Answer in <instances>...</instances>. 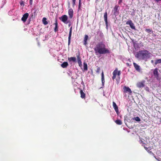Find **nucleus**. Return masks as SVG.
I'll return each instance as SVG.
<instances>
[{"instance_id": "1", "label": "nucleus", "mask_w": 161, "mask_h": 161, "mask_svg": "<svg viewBox=\"0 0 161 161\" xmlns=\"http://www.w3.org/2000/svg\"><path fill=\"white\" fill-rule=\"evenodd\" d=\"M94 50L96 55L109 54L110 53V50L106 47L105 44L102 42H98L94 48Z\"/></svg>"}, {"instance_id": "2", "label": "nucleus", "mask_w": 161, "mask_h": 161, "mask_svg": "<svg viewBox=\"0 0 161 161\" xmlns=\"http://www.w3.org/2000/svg\"><path fill=\"white\" fill-rule=\"evenodd\" d=\"M150 53L149 51L147 50H141L137 52L135 57L139 59L146 60L149 58Z\"/></svg>"}, {"instance_id": "3", "label": "nucleus", "mask_w": 161, "mask_h": 161, "mask_svg": "<svg viewBox=\"0 0 161 161\" xmlns=\"http://www.w3.org/2000/svg\"><path fill=\"white\" fill-rule=\"evenodd\" d=\"M120 74V71H118L117 69H116L113 72V76L112 78V79L114 80L115 79L117 75L119 76Z\"/></svg>"}, {"instance_id": "4", "label": "nucleus", "mask_w": 161, "mask_h": 161, "mask_svg": "<svg viewBox=\"0 0 161 161\" xmlns=\"http://www.w3.org/2000/svg\"><path fill=\"white\" fill-rule=\"evenodd\" d=\"M123 89V91L124 92H128L129 95H131V94L132 91L130 89L129 87H127L125 86L124 87Z\"/></svg>"}, {"instance_id": "5", "label": "nucleus", "mask_w": 161, "mask_h": 161, "mask_svg": "<svg viewBox=\"0 0 161 161\" xmlns=\"http://www.w3.org/2000/svg\"><path fill=\"white\" fill-rule=\"evenodd\" d=\"M126 24L129 25L130 28L136 30L135 26L132 21L131 20H129L126 22Z\"/></svg>"}, {"instance_id": "6", "label": "nucleus", "mask_w": 161, "mask_h": 161, "mask_svg": "<svg viewBox=\"0 0 161 161\" xmlns=\"http://www.w3.org/2000/svg\"><path fill=\"white\" fill-rule=\"evenodd\" d=\"M153 75L154 77L156 78L157 80H159V73L157 68L155 69L154 70Z\"/></svg>"}, {"instance_id": "7", "label": "nucleus", "mask_w": 161, "mask_h": 161, "mask_svg": "<svg viewBox=\"0 0 161 161\" xmlns=\"http://www.w3.org/2000/svg\"><path fill=\"white\" fill-rule=\"evenodd\" d=\"M119 6L118 5H115L113 10V14L115 15H117L119 14Z\"/></svg>"}, {"instance_id": "8", "label": "nucleus", "mask_w": 161, "mask_h": 161, "mask_svg": "<svg viewBox=\"0 0 161 161\" xmlns=\"http://www.w3.org/2000/svg\"><path fill=\"white\" fill-rule=\"evenodd\" d=\"M59 19L64 23H66V22L68 19V17L66 15H64L60 17Z\"/></svg>"}, {"instance_id": "9", "label": "nucleus", "mask_w": 161, "mask_h": 161, "mask_svg": "<svg viewBox=\"0 0 161 161\" xmlns=\"http://www.w3.org/2000/svg\"><path fill=\"white\" fill-rule=\"evenodd\" d=\"M134 66L136 70L138 72H141V69L140 66L135 63H133Z\"/></svg>"}, {"instance_id": "10", "label": "nucleus", "mask_w": 161, "mask_h": 161, "mask_svg": "<svg viewBox=\"0 0 161 161\" xmlns=\"http://www.w3.org/2000/svg\"><path fill=\"white\" fill-rule=\"evenodd\" d=\"M29 14L28 13H26L24 14L21 18V20L24 22H25L28 18Z\"/></svg>"}, {"instance_id": "11", "label": "nucleus", "mask_w": 161, "mask_h": 161, "mask_svg": "<svg viewBox=\"0 0 161 161\" xmlns=\"http://www.w3.org/2000/svg\"><path fill=\"white\" fill-rule=\"evenodd\" d=\"M113 107L117 113V114H118L119 113V109L118 106L117 105L116 103L114 102H113Z\"/></svg>"}, {"instance_id": "12", "label": "nucleus", "mask_w": 161, "mask_h": 161, "mask_svg": "<svg viewBox=\"0 0 161 161\" xmlns=\"http://www.w3.org/2000/svg\"><path fill=\"white\" fill-rule=\"evenodd\" d=\"M72 27H71L70 29L69 36V37H68V44L69 46V45H70V40H71V35H72Z\"/></svg>"}, {"instance_id": "13", "label": "nucleus", "mask_w": 161, "mask_h": 161, "mask_svg": "<svg viewBox=\"0 0 161 161\" xmlns=\"http://www.w3.org/2000/svg\"><path fill=\"white\" fill-rule=\"evenodd\" d=\"M104 18L106 26L107 27L108 26V22L107 19V12H106L104 14Z\"/></svg>"}, {"instance_id": "14", "label": "nucleus", "mask_w": 161, "mask_h": 161, "mask_svg": "<svg viewBox=\"0 0 161 161\" xmlns=\"http://www.w3.org/2000/svg\"><path fill=\"white\" fill-rule=\"evenodd\" d=\"M68 59L69 63H70L71 62H76V59L75 57H68Z\"/></svg>"}, {"instance_id": "15", "label": "nucleus", "mask_w": 161, "mask_h": 161, "mask_svg": "<svg viewBox=\"0 0 161 161\" xmlns=\"http://www.w3.org/2000/svg\"><path fill=\"white\" fill-rule=\"evenodd\" d=\"M68 14L70 18H72L73 16V11L72 8H70L68 10Z\"/></svg>"}, {"instance_id": "16", "label": "nucleus", "mask_w": 161, "mask_h": 161, "mask_svg": "<svg viewBox=\"0 0 161 161\" xmlns=\"http://www.w3.org/2000/svg\"><path fill=\"white\" fill-rule=\"evenodd\" d=\"M77 58L79 65V66L81 67L82 65V62L81 61V58L79 54L77 56Z\"/></svg>"}, {"instance_id": "17", "label": "nucleus", "mask_w": 161, "mask_h": 161, "mask_svg": "<svg viewBox=\"0 0 161 161\" xmlns=\"http://www.w3.org/2000/svg\"><path fill=\"white\" fill-rule=\"evenodd\" d=\"M137 86L139 88L143 87L144 86V83L142 82H140L137 83Z\"/></svg>"}, {"instance_id": "18", "label": "nucleus", "mask_w": 161, "mask_h": 161, "mask_svg": "<svg viewBox=\"0 0 161 161\" xmlns=\"http://www.w3.org/2000/svg\"><path fill=\"white\" fill-rule=\"evenodd\" d=\"M54 25H55V27L54 28V31L55 32H56L58 30V23L57 19H56L55 20Z\"/></svg>"}, {"instance_id": "19", "label": "nucleus", "mask_w": 161, "mask_h": 161, "mask_svg": "<svg viewBox=\"0 0 161 161\" xmlns=\"http://www.w3.org/2000/svg\"><path fill=\"white\" fill-rule=\"evenodd\" d=\"M68 66V64L66 62H63L61 65V67L64 68H67Z\"/></svg>"}, {"instance_id": "20", "label": "nucleus", "mask_w": 161, "mask_h": 161, "mask_svg": "<svg viewBox=\"0 0 161 161\" xmlns=\"http://www.w3.org/2000/svg\"><path fill=\"white\" fill-rule=\"evenodd\" d=\"M88 36L87 35H86L85 36V37L84 40V44L86 45L87 44V41L88 39Z\"/></svg>"}, {"instance_id": "21", "label": "nucleus", "mask_w": 161, "mask_h": 161, "mask_svg": "<svg viewBox=\"0 0 161 161\" xmlns=\"http://www.w3.org/2000/svg\"><path fill=\"white\" fill-rule=\"evenodd\" d=\"M80 97L82 98H85V94L83 92L82 90H80Z\"/></svg>"}, {"instance_id": "22", "label": "nucleus", "mask_w": 161, "mask_h": 161, "mask_svg": "<svg viewBox=\"0 0 161 161\" xmlns=\"http://www.w3.org/2000/svg\"><path fill=\"white\" fill-rule=\"evenodd\" d=\"M101 76H102V83L103 85H104V83L105 82V80H104V74H103V71L102 74H101Z\"/></svg>"}, {"instance_id": "23", "label": "nucleus", "mask_w": 161, "mask_h": 161, "mask_svg": "<svg viewBox=\"0 0 161 161\" xmlns=\"http://www.w3.org/2000/svg\"><path fill=\"white\" fill-rule=\"evenodd\" d=\"M42 21L43 24L45 25H47L48 24V23L47 21V18L45 17H44L42 19Z\"/></svg>"}, {"instance_id": "24", "label": "nucleus", "mask_w": 161, "mask_h": 161, "mask_svg": "<svg viewBox=\"0 0 161 161\" xmlns=\"http://www.w3.org/2000/svg\"><path fill=\"white\" fill-rule=\"evenodd\" d=\"M115 122L118 125H121L122 123L121 121L119 119L116 120Z\"/></svg>"}, {"instance_id": "25", "label": "nucleus", "mask_w": 161, "mask_h": 161, "mask_svg": "<svg viewBox=\"0 0 161 161\" xmlns=\"http://www.w3.org/2000/svg\"><path fill=\"white\" fill-rule=\"evenodd\" d=\"M161 63V59H159L156 60L155 61L154 64L156 65L158 64Z\"/></svg>"}, {"instance_id": "26", "label": "nucleus", "mask_w": 161, "mask_h": 161, "mask_svg": "<svg viewBox=\"0 0 161 161\" xmlns=\"http://www.w3.org/2000/svg\"><path fill=\"white\" fill-rule=\"evenodd\" d=\"M83 67H84V69L85 70H87V64L85 62H84L83 63Z\"/></svg>"}, {"instance_id": "27", "label": "nucleus", "mask_w": 161, "mask_h": 161, "mask_svg": "<svg viewBox=\"0 0 161 161\" xmlns=\"http://www.w3.org/2000/svg\"><path fill=\"white\" fill-rule=\"evenodd\" d=\"M133 119L135 120L136 121L139 122L141 121L140 119L139 118V117H135L133 118Z\"/></svg>"}, {"instance_id": "28", "label": "nucleus", "mask_w": 161, "mask_h": 161, "mask_svg": "<svg viewBox=\"0 0 161 161\" xmlns=\"http://www.w3.org/2000/svg\"><path fill=\"white\" fill-rule=\"evenodd\" d=\"M144 148H145V149L148 152H149H149H151L150 151H149L150 150H151V148L150 147H146L145 145H144Z\"/></svg>"}, {"instance_id": "29", "label": "nucleus", "mask_w": 161, "mask_h": 161, "mask_svg": "<svg viewBox=\"0 0 161 161\" xmlns=\"http://www.w3.org/2000/svg\"><path fill=\"white\" fill-rule=\"evenodd\" d=\"M145 31L146 32H147V33H150L151 32L152 33L153 32V31L152 29H146L145 30Z\"/></svg>"}, {"instance_id": "30", "label": "nucleus", "mask_w": 161, "mask_h": 161, "mask_svg": "<svg viewBox=\"0 0 161 161\" xmlns=\"http://www.w3.org/2000/svg\"><path fill=\"white\" fill-rule=\"evenodd\" d=\"M81 3H79L78 5V10H79L80 9L81 10Z\"/></svg>"}, {"instance_id": "31", "label": "nucleus", "mask_w": 161, "mask_h": 161, "mask_svg": "<svg viewBox=\"0 0 161 161\" xmlns=\"http://www.w3.org/2000/svg\"><path fill=\"white\" fill-rule=\"evenodd\" d=\"M72 6L73 7H74L75 5L76 0H72Z\"/></svg>"}, {"instance_id": "32", "label": "nucleus", "mask_w": 161, "mask_h": 161, "mask_svg": "<svg viewBox=\"0 0 161 161\" xmlns=\"http://www.w3.org/2000/svg\"><path fill=\"white\" fill-rule=\"evenodd\" d=\"M100 71V68L99 67H98L97 69L96 72L97 73H99Z\"/></svg>"}, {"instance_id": "33", "label": "nucleus", "mask_w": 161, "mask_h": 161, "mask_svg": "<svg viewBox=\"0 0 161 161\" xmlns=\"http://www.w3.org/2000/svg\"><path fill=\"white\" fill-rule=\"evenodd\" d=\"M36 10H35V12L33 14H32V15H31L32 16H33V15H34V16H36Z\"/></svg>"}, {"instance_id": "34", "label": "nucleus", "mask_w": 161, "mask_h": 161, "mask_svg": "<svg viewBox=\"0 0 161 161\" xmlns=\"http://www.w3.org/2000/svg\"><path fill=\"white\" fill-rule=\"evenodd\" d=\"M99 33H100V35H99L100 36H101V37H102L103 36V35L102 32H99Z\"/></svg>"}, {"instance_id": "35", "label": "nucleus", "mask_w": 161, "mask_h": 161, "mask_svg": "<svg viewBox=\"0 0 161 161\" xmlns=\"http://www.w3.org/2000/svg\"><path fill=\"white\" fill-rule=\"evenodd\" d=\"M33 0H30V5H32V4Z\"/></svg>"}, {"instance_id": "36", "label": "nucleus", "mask_w": 161, "mask_h": 161, "mask_svg": "<svg viewBox=\"0 0 161 161\" xmlns=\"http://www.w3.org/2000/svg\"><path fill=\"white\" fill-rule=\"evenodd\" d=\"M126 65L127 66H130V64L129 63H126Z\"/></svg>"}, {"instance_id": "37", "label": "nucleus", "mask_w": 161, "mask_h": 161, "mask_svg": "<svg viewBox=\"0 0 161 161\" xmlns=\"http://www.w3.org/2000/svg\"><path fill=\"white\" fill-rule=\"evenodd\" d=\"M122 2V0H119V4H120Z\"/></svg>"}, {"instance_id": "38", "label": "nucleus", "mask_w": 161, "mask_h": 161, "mask_svg": "<svg viewBox=\"0 0 161 161\" xmlns=\"http://www.w3.org/2000/svg\"><path fill=\"white\" fill-rule=\"evenodd\" d=\"M23 3V2L22 1L20 3V4L22 5Z\"/></svg>"}, {"instance_id": "39", "label": "nucleus", "mask_w": 161, "mask_h": 161, "mask_svg": "<svg viewBox=\"0 0 161 161\" xmlns=\"http://www.w3.org/2000/svg\"><path fill=\"white\" fill-rule=\"evenodd\" d=\"M69 6H70V3H69H69H68V6H69Z\"/></svg>"}, {"instance_id": "40", "label": "nucleus", "mask_w": 161, "mask_h": 161, "mask_svg": "<svg viewBox=\"0 0 161 161\" xmlns=\"http://www.w3.org/2000/svg\"><path fill=\"white\" fill-rule=\"evenodd\" d=\"M81 0H79V3H81Z\"/></svg>"}, {"instance_id": "41", "label": "nucleus", "mask_w": 161, "mask_h": 161, "mask_svg": "<svg viewBox=\"0 0 161 161\" xmlns=\"http://www.w3.org/2000/svg\"><path fill=\"white\" fill-rule=\"evenodd\" d=\"M151 62L152 63H153V60H152L151 61Z\"/></svg>"}, {"instance_id": "42", "label": "nucleus", "mask_w": 161, "mask_h": 161, "mask_svg": "<svg viewBox=\"0 0 161 161\" xmlns=\"http://www.w3.org/2000/svg\"><path fill=\"white\" fill-rule=\"evenodd\" d=\"M141 142H143L142 141H141Z\"/></svg>"}]
</instances>
